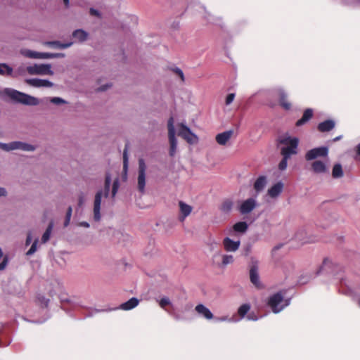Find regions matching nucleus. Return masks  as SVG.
<instances>
[{"label": "nucleus", "mask_w": 360, "mask_h": 360, "mask_svg": "<svg viewBox=\"0 0 360 360\" xmlns=\"http://www.w3.org/2000/svg\"><path fill=\"white\" fill-rule=\"evenodd\" d=\"M280 143L285 146L282 147L281 150L283 157L290 158L292 155L297 153L298 146V139L297 138H284L280 140Z\"/></svg>", "instance_id": "nucleus-1"}, {"label": "nucleus", "mask_w": 360, "mask_h": 360, "mask_svg": "<svg viewBox=\"0 0 360 360\" xmlns=\"http://www.w3.org/2000/svg\"><path fill=\"white\" fill-rule=\"evenodd\" d=\"M9 96L15 101L27 105H37L39 103L37 98L17 90H12L9 94Z\"/></svg>", "instance_id": "nucleus-2"}, {"label": "nucleus", "mask_w": 360, "mask_h": 360, "mask_svg": "<svg viewBox=\"0 0 360 360\" xmlns=\"http://www.w3.org/2000/svg\"><path fill=\"white\" fill-rule=\"evenodd\" d=\"M0 148L6 151L13 150L33 151L35 150V147L34 146L21 141H13L9 143H0Z\"/></svg>", "instance_id": "nucleus-3"}, {"label": "nucleus", "mask_w": 360, "mask_h": 360, "mask_svg": "<svg viewBox=\"0 0 360 360\" xmlns=\"http://www.w3.org/2000/svg\"><path fill=\"white\" fill-rule=\"evenodd\" d=\"M27 71L30 75H53V72L51 70V66L49 64H34L27 67Z\"/></svg>", "instance_id": "nucleus-4"}, {"label": "nucleus", "mask_w": 360, "mask_h": 360, "mask_svg": "<svg viewBox=\"0 0 360 360\" xmlns=\"http://www.w3.org/2000/svg\"><path fill=\"white\" fill-rule=\"evenodd\" d=\"M147 167L143 159L139 160V169H138V190L141 193H144L146 186V171Z\"/></svg>", "instance_id": "nucleus-5"}, {"label": "nucleus", "mask_w": 360, "mask_h": 360, "mask_svg": "<svg viewBox=\"0 0 360 360\" xmlns=\"http://www.w3.org/2000/svg\"><path fill=\"white\" fill-rule=\"evenodd\" d=\"M168 136L170 143L169 155L173 157L176 153L177 141L175 137V130L173 125V118L168 120Z\"/></svg>", "instance_id": "nucleus-6"}, {"label": "nucleus", "mask_w": 360, "mask_h": 360, "mask_svg": "<svg viewBox=\"0 0 360 360\" xmlns=\"http://www.w3.org/2000/svg\"><path fill=\"white\" fill-rule=\"evenodd\" d=\"M283 300V294L281 292L274 294L269 298L268 305L271 307L274 313H278L283 307H278L279 304Z\"/></svg>", "instance_id": "nucleus-7"}, {"label": "nucleus", "mask_w": 360, "mask_h": 360, "mask_svg": "<svg viewBox=\"0 0 360 360\" xmlns=\"http://www.w3.org/2000/svg\"><path fill=\"white\" fill-rule=\"evenodd\" d=\"M328 153V149L327 147L315 148L306 153L305 158L307 160H312L319 157H326Z\"/></svg>", "instance_id": "nucleus-8"}, {"label": "nucleus", "mask_w": 360, "mask_h": 360, "mask_svg": "<svg viewBox=\"0 0 360 360\" xmlns=\"http://www.w3.org/2000/svg\"><path fill=\"white\" fill-rule=\"evenodd\" d=\"M179 136L182 137L189 143H193L197 141V136L184 124H181L179 126Z\"/></svg>", "instance_id": "nucleus-9"}, {"label": "nucleus", "mask_w": 360, "mask_h": 360, "mask_svg": "<svg viewBox=\"0 0 360 360\" xmlns=\"http://www.w3.org/2000/svg\"><path fill=\"white\" fill-rule=\"evenodd\" d=\"M258 262L257 261H252L250 268V279L251 283L256 288H261L262 285L259 281V276L258 273Z\"/></svg>", "instance_id": "nucleus-10"}, {"label": "nucleus", "mask_w": 360, "mask_h": 360, "mask_svg": "<svg viewBox=\"0 0 360 360\" xmlns=\"http://www.w3.org/2000/svg\"><path fill=\"white\" fill-rule=\"evenodd\" d=\"M276 94L280 106L285 110H290L292 108V103L288 101V94L283 89H278Z\"/></svg>", "instance_id": "nucleus-11"}, {"label": "nucleus", "mask_w": 360, "mask_h": 360, "mask_svg": "<svg viewBox=\"0 0 360 360\" xmlns=\"http://www.w3.org/2000/svg\"><path fill=\"white\" fill-rule=\"evenodd\" d=\"M103 195V191H98L96 195L94 202V219L95 221H98L101 219V203Z\"/></svg>", "instance_id": "nucleus-12"}, {"label": "nucleus", "mask_w": 360, "mask_h": 360, "mask_svg": "<svg viewBox=\"0 0 360 360\" xmlns=\"http://www.w3.org/2000/svg\"><path fill=\"white\" fill-rule=\"evenodd\" d=\"M25 82L33 86V87H52L53 86V84L46 79H41L38 78H32V79H27L25 80Z\"/></svg>", "instance_id": "nucleus-13"}, {"label": "nucleus", "mask_w": 360, "mask_h": 360, "mask_svg": "<svg viewBox=\"0 0 360 360\" xmlns=\"http://www.w3.org/2000/svg\"><path fill=\"white\" fill-rule=\"evenodd\" d=\"M256 207V201L253 198H248V200L243 202L241 204L239 211L241 214H248L252 212Z\"/></svg>", "instance_id": "nucleus-14"}, {"label": "nucleus", "mask_w": 360, "mask_h": 360, "mask_svg": "<svg viewBox=\"0 0 360 360\" xmlns=\"http://www.w3.org/2000/svg\"><path fill=\"white\" fill-rule=\"evenodd\" d=\"M240 245V240L234 241L229 238V237H226L223 240V245L226 251L227 252H235L236 251Z\"/></svg>", "instance_id": "nucleus-15"}, {"label": "nucleus", "mask_w": 360, "mask_h": 360, "mask_svg": "<svg viewBox=\"0 0 360 360\" xmlns=\"http://www.w3.org/2000/svg\"><path fill=\"white\" fill-rule=\"evenodd\" d=\"M233 134V130H228L218 134L215 137V140L218 144L221 146H225L230 140Z\"/></svg>", "instance_id": "nucleus-16"}, {"label": "nucleus", "mask_w": 360, "mask_h": 360, "mask_svg": "<svg viewBox=\"0 0 360 360\" xmlns=\"http://www.w3.org/2000/svg\"><path fill=\"white\" fill-rule=\"evenodd\" d=\"M314 115V111L311 108L306 109L302 115V117L296 122L295 125L297 127L302 126L306 124L308 121H309Z\"/></svg>", "instance_id": "nucleus-17"}, {"label": "nucleus", "mask_w": 360, "mask_h": 360, "mask_svg": "<svg viewBox=\"0 0 360 360\" xmlns=\"http://www.w3.org/2000/svg\"><path fill=\"white\" fill-rule=\"evenodd\" d=\"M335 126V123L333 120H327L320 122L317 126V129L320 132H328L331 131Z\"/></svg>", "instance_id": "nucleus-18"}, {"label": "nucleus", "mask_w": 360, "mask_h": 360, "mask_svg": "<svg viewBox=\"0 0 360 360\" xmlns=\"http://www.w3.org/2000/svg\"><path fill=\"white\" fill-rule=\"evenodd\" d=\"M179 205L181 212V216L179 217V219L180 221H183L185 219V218L191 214L192 211V207L187 205L183 201H179Z\"/></svg>", "instance_id": "nucleus-19"}, {"label": "nucleus", "mask_w": 360, "mask_h": 360, "mask_svg": "<svg viewBox=\"0 0 360 360\" xmlns=\"http://www.w3.org/2000/svg\"><path fill=\"white\" fill-rule=\"evenodd\" d=\"M283 189V184L282 182H278L275 184L274 186H272L269 190H268V195L271 198H276L278 197Z\"/></svg>", "instance_id": "nucleus-20"}, {"label": "nucleus", "mask_w": 360, "mask_h": 360, "mask_svg": "<svg viewBox=\"0 0 360 360\" xmlns=\"http://www.w3.org/2000/svg\"><path fill=\"white\" fill-rule=\"evenodd\" d=\"M195 309L198 314L202 315L207 319H212L213 318V314L210 310L202 304H198Z\"/></svg>", "instance_id": "nucleus-21"}, {"label": "nucleus", "mask_w": 360, "mask_h": 360, "mask_svg": "<svg viewBox=\"0 0 360 360\" xmlns=\"http://www.w3.org/2000/svg\"><path fill=\"white\" fill-rule=\"evenodd\" d=\"M139 300L136 297H131L126 302L120 305V309L122 310H130L136 307L139 304Z\"/></svg>", "instance_id": "nucleus-22"}, {"label": "nucleus", "mask_w": 360, "mask_h": 360, "mask_svg": "<svg viewBox=\"0 0 360 360\" xmlns=\"http://www.w3.org/2000/svg\"><path fill=\"white\" fill-rule=\"evenodd\" d=\"M266 184V178L264 176H259L254 184V188L257 192L262 191Z\"/></svg>", "instance_id": "nucleus-23"}, {"label": "nucleus", "mask_w": 360, "mask_h": 360, "mask_svg": "<svg viewBox=\"0 0 360 360\" xmlns=\"http://www.w3.org/2000/svg\"><path fill=\"white\" fill-rule=\"evenodd\" d=\"M311 168L315 173H324L326 172V165L320 160H316L311 164Z\"/></svg>", "instance_id": "nucleus-24"}, {"label": "nucleus", "mask_w": 360, "mask_h": 360, "mask_svg": "<svg viewBox=\"0 0 360 360\" xmlns=\"http://www.w3.org/2000/svg\"><path fill=\"white\" fill-rule=\"evenodd\" d=\"M0 75L15 77L13 75V69L6 63H0Z\"/></svg>", "instance_id": "nucleus-25"}, {"label": "nucleus", "mask_w": 360, "mask_h": 360, "mask_svg": "<svg viewBox=\"0 0 360 360\" xmlns=\"http://www.w3.org/2000/svg\"><path fill=\"white\" fill-rule=\"evenodd\" d=\"M248 228V225L245 221H239L236 223L233 229L235 231L239 232V233H245Z\"/></svg>", "instance_id": "nucleus-26"}, {"label": "nucleus", "mask_w": 360, "mask_h": 360, "mask_svg": "<svg viewBox=\"0 0 360 360\" xmlns=\"http://www.w3.org/2000/svg\"><path fill=\"white\" fill-rule=\"evenodd\" d=\"M53 227V222L51 221L49 224L48 227L46 228L45 232L42 235V237H41V243H46L49 240Z\"/></svg>", "instance_id": "nucleus-27"}, {"label": "nucleus", "mask_w": 360, "mask_h": 360, "mask_svg": "<svg viewBox=\"0 0 360 360\" xmlns=\"http://www.w3.org/2000/svg\"><path fill=\"white\" fill-rule=\"evenodd\" d=\"M87 33L82 30H77L73 32L72 36L79 41H84L87 39Z\"/></svg>", "instance_id": "nucleus-28"}, {"label": "nucleus", "mask_w": 360, "mask_h": 360, "mask_svg": "<svg viewBox=\"0 0 360 360\" xmlns=\"http://www.w3.org/2000/svg\"><path fill=\"white\" fill-rule=\"evenodd\" d=\"M250 304H243L238 309V314L240 319L245 317V316L249 312L250 310Z\"/></svg>", "instance_id": "nucleus-29"}, {"label": "nucleus", "mask_w": 360, "mask_h": 360, "mask_svg": "<svg viewBox=\"0 0 360 360\" xmlns=\"http://www.w3.org/2000/svg\"><path fill=\"white\" fill-rule=\"evenodd\" d=\"M332 176L333 178H340L343 176V171L340 164H335L333 168Z\"/></svg>", "instance_id": "nucleus-30"}, {"label": "nucleus", "mask_w": 360, "mask_h": 360, "mask_svg": "<svg viewBox=\"0 0 360 360\" xmlns=\"http://www.w3.org/2000/svg\"><path fill=\"white\" fill-rule=\"evenodd\" d=\"M48 44L55 48L64 49L70 47L72 45V43H61L58 41H53L48 42Z\"/></svg>", "instance_id": "nucleus-31"}, {"label": "nucleus", "mask_w": 360, "mask_h": 360, "mask_svg": "<svg viewBox=\"0 0 360 360\" xmlns=\"http://www.w3.org/2000/svg\"><path fill=\"white\" fill-rule=\"evenodd\" d=\"M111 183V178L109 173L105 174V184H104V196L108 198L110 193V186Z\"/></svg>", "instance_id": "nucleus-32"}, {"label": "nucleus", "mask_w": 360, "mask_h": 360, "mask_svg": "<svg viewBox=\"0 0 360 360\" xmlns=\"http://www.w3.org/2000/svg\"><path fill=\"white\" fill-rule=\"evenodd\" d=\"M233 207V202L230 200H224L221 205V210L224 212H229Z\"/></svg>", "instance_id": "nucleus-33"}, {"label": "nucleus", "mask_w": 360, "mask_h": 360, "mask_svg": "<svg viewBox=\"0 0 360 360\" xmlns=\"http://www.w3.org/2000/svg\"><path fill=\"white\" fill-rule=\"evenodd\" d=\"M23 54L25 56L30 58H39V52H36V51H30V50L25 51L23 52Z\"/></svg>", "instance_id": "nucleus-34"}, {"label": "nucleus", "mask_w": 360, "mask_h": 360, "mask_svg": "<svg viewBox=\"0 0 360 360\" xmlns=\"http://www.w3.org/2000/svg\"><path fill=\"white\" fill-rule=\"evenodd\" d=\"M60 56H63V54L50 53H39V58H53L58 57Z\"/></svg>", "instance_id": "nucleus-35"}, {"label": "nucleus", "mask_w": 360, "mask_h": 360, "mask_svg": "<svg viewBox=\"0 0 360 360\" xmlns=\"http://www.w3.org/2000/svg\"><path fill=\"white\" fill-rule=\"evenodd\" d=\"M233 262V257L232 255H224L222 257V264L226 266L227 264H231Z\"/></svg>", "instance_id": "nucleus-36"}, {"label": "nucleus", "mask_w": 360, "mask_h": 360, "mask_svg": "<svg viewBox=\"0 0 360 360\" xmlns=\"http://www.w3.org/2000/svg\"><path fill=\"white\" fill-rule=\"evenodd\" d=\"M289 158H286V157H283V159L280 162L279 165H278V168L280 170L283 171V170H285L287 167V162H288V160Z\"/></svg>", "instance_id": "nucleus-37"}, {"label": "nucleus", "mask_w": 360, "mask_h": 360, "mask_svg": "<svg viewBox=\"0 0 360 360\" xmlns=\"http://www.w3.org/2000/svg\"><path fill=\"white\" fill-rule=\"evenodd\" d=\"M38 243V240L36 239L30 247V250L27 252V255H31L34 254L37 251V246Z\"/></svg>", "instance_id": "nucleus-38"}, {"label": "nucleus", "mask_w": 360, "mask_h": 360, "mask_svg": "<svg viewBox=\"0 0 360 360\" xmlns=\"http://www.w3.org/2000/svg\"><path fill=\"white\" fill-rule=\"evenodd\" d=\"M170 303V300L168 297H162L159 302L160 307L163 309H165L166 306L169 305Z\"/></svg>", "instance_id": "nucleus-39"}, {"label": "nucleus", "mask_w": 360, "mask_h": 360, "mask_svg": "<svg viewBox=\"0 0 360 360\" xmlns=\"http://www.w3.org/2000/svg\"><path fill=\"white\" fill-rule=\"evenodd\" d=\"M119 188V181L118 179H115L112 184V197L114 198Z\"/></svg>", "instance_id": "nucleus-40"}, {"label": "nucleus", "mask_w": 360, "mask_h": 360, "mask_svg": "<svg viewBox=\"0 0 360 360\" xmlns=\"http://www.w3.org/2000/svg\"><path fill=\"white\" fill-rule=\"evenodd\" d=\"M128 167V158L127 154V150L125 149L123 153V169L126 172Z\"/></svg>", "instance_id": "nucleus-41"}, {"label": "nucleus", "mask_w": 360, "mask_h": 360, "mask_svg": "<svg viewBox=\"0 0 360 360\" xmlns=\"http://www.w3.org/2000/svg\"><path fill=\"white\" fill-rule=\"evenodd\" d=\"M235 98V94H229L226 98V101H225V103L226 105H230L233 101L234 100Z\"/></svg>", "instance_id": "nucleus-42"}, {"label": "nucleus", "mask_w": 360, "mask_h": 360, "mask_svg": "<svg viewBox=\"0 0 360 360\" xmlns=\"http://www.w3.org/2000/svg\"><path fill=\"white\" fill-rule=\"evenodd\" d=\"M51 102L54 103V104H57V105L61 104V103H65V101L63 99H62V98H60L59 97H53V98H52L51 100Z\"/></svg>", "instance_id": "nucleus-43"}, {"label": "nucleus", "mask_w": 360, "mask_h": 360, "mask_svg": "<svg viewBox=\"0 0 360 360\" xmlns=\"http://www.w3.org/2000/svg\"><path fill=\"white\" fill-rule=\"evenodd\" d=\"M173 71L181 78L182 82H184V75L181 69L176 68Z\"/></svg>", "instance_id": "nucleus-44"}, {"label": "nucleus", "mask_w": 360, "mask_h": 360, "mask_svg": "<svg viewBox=\"0 0 360 360\" xmlns=\"http://www.w3.org/2000/svg\"><path fill=\"white\" fill-rule=\"evenodd\" d=\"M7 263H8L7 257L4 258L3 261L0 264V271H2L6 268Z\"/></svg>", "instance_id": "nucleus-45"}, {"label": "nucleus", "mask_w": 360, "mask_h": 360, "mask_svg": "<svg viewBox=\"0 0 360 360\" xmlns=\"http://www.w3.org/2000/svg\"><path fill=\"white\" fill-rule=\"evenodd\" d=\"M72 212V207H70H70L68 208V210H67V212H66L65 218L71 219Z\"/></svg>", "instance_id": "nucleus-46"}, {"label": "nucleus", "mask_w": 360, "mask_h": 360, "mask_svg": "<svg viewBox=\"0 0 360 360\" xmlns=\"http://www.w3.org/2000/svg\"><path fill=\"white\" fill-rule=\"evenodd\" d=\"M111 85H108V84H106V85H103V86H101L100 87H98L97 89V91H105L106 89H108Z\"/></svg>", "instance_id": "nucleus-47"}, {"label": "nucleus", "mask_w": 360, "mask_h": 360, "mask_svg": "<svg viewBox=\"0 0 360 360\" xmlns=\"http://www.w3.org/2000/svg\"><path fill=\"white\" fill-rule=\"evenodd\" d=\"M248 320H252V321H257V316L256 315H255L253 313L252 314H250L248 315Z\"/></svg>", "instance_id": "nucleus-48"}, {"label": "nucleus", "mask_w": 360, "mask_h": 360, "mask_svg": "<svg viewBox=\"0 0 360 360\" xmlns=\"http://www.w3.org/2000/svg\"><path fill=\"white\" fill-rule=\"evenodd\" d=\"M90 14L92 15H95V16H98L99 15V12L94 9V8H90Z\"/></svg>", "instance_id": "nucleus-49"}, {"label": "nucleus", "mask_w": 360, "mask_h": 360, "mask_svg": "<svg viewBox=\"0 0 360 360\" xmlns=\"http://www.w3.org/2000/svg\"><path fill=\"white\" fill-rule=\"evenodd\" d=\"M217 320L218 321H231L232 319H229L228 316H222V317H220V318H217Z\"/></svg>", "instance_id": "nucleus-50"}, {"label": "nucleus", "mask_w": 360, "mask_h": 360, "mask_svg": "<svg viewBox=\"0 0 360 360\" xmlns=\"http://www.w3.org/2000/svg\"><path fill=\"white\" fill-rule=\"evenodd\" d=\"M84 203V196L82 194H81L79 196V199H78V205L79 206H82Z\"/></svg>", "instance_id": "nucleus-51"}, {"label": "nucleus", "mask_w": 360, "mask_h": 360, "mask_svg": "<svg viewBox=\"0 0 360 360\" xmlns=\"http://www.w3.org/2000/svg\"><path fill=\"white\" fill-rule=\"evenodd\" d=\"M7 192L5 188L0 187V196H6Z\"/></svg>", "instance_id": "nucleus-52"}, {"label": "nucleus", "mask_w": 360, "mask_h": 360, "mask_svg": "<svg viewBox=\"0 0 360 360\" xmlns=\"http://www.w3.org/2000/svg\"><path fill=\"white\" fill-rule=\"evenodd\" d=\"M31 240H32L31 234L28 233L27 238H26V242H25L26 245H28L31 243Z\"/></svg>", "instance_id": "nucleus-53"}, {"label": "nucleus", "mask_w": 360, "mask_h": 360, "mask_svg": "<svg viewBox=\"0 0 360 360\" xmlns=\"http://www.w3.org/2000/svg\"><path fill=\"white\" fill-rule=\"evenodd\" d=\"M356 153L360 156V143L356 146Z\"/></svg>", "instance_id": "nucleus-54"}, {"label": "nucleus", "mask_w": 360, "mask_h": 360, "mask_svg": "<svg viewBox=\"0 0 360 360\" xmlns=\"http://www.w3.org/2000/svg\"><path fill=\"white\" fill-rule=\"evenodd\" d=\"M70 219L65 218L64 221V226H68L70 224Z\"/></svg>", "instance_id": "nucleus-55"}, {"label": "nucleus", "mask_w": 360, "mask_h": 360, "mask_svg": "<svg viewBox=\"0 0 360 360\" xmlns=\"http://www.w3.org/2000/svg\"><path fill=\"white\" fill-rule=\"evenodd\" d=\"M63 3H64L65 7L69 6V0H63Z\"/></svg>", "instance_id": "nucleus-56"}, {"label": "nucleus", "mask_w": 360, "mask_h": 360, "mask_svg": "<svg viewBox=\"0 0 360 360\" xmlns=\"http://www.w3.org/2000/svg\"><path fill=\"white\" fill-rule=\"evenodd\" d=\"M82 225L85 226V227H89V224L87 222H82Z\"/></svg>", "instance_id": "nucleus-57"}, {"label": "nucleus", "mask_w": 360, "mask_h": 360, "mask_svg": "<svg viewBox=\"0 0 360 360\" xmlns=\"http://www.w3.org/2000/svg\"><path fill=\"white\" fill-rule=\"evenodd\" d=\"M340 139H341V136H338V137L335 138L333 141H336L340 140Z\"/></svg>", "instance_id": "nucleus-58"}, {"label": "nucleus", "mask_w": 360, "mask_h": 360, "mask_svg": "<svg viewBox=\"0 0 360 360\" xmlns=\"http://www.w3.org/2000/svg\"><path fill=\"white\" fill-rule=\"evenodd\" d=\"M3 256V252L1 249L0 248V258Z\"/></svg>", "instance_id": "nucleus-59"}]
</instances>
